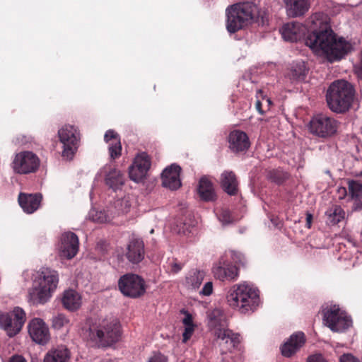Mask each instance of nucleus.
<instances>
[{
  "instance_id": "nucleus-1",
  "label": "nucleus",
  "mask_w": 362,
  "mask_h": 362,
  "mask_svg": "<svg viewBox=\"0 0 362 362\" xmlns=\"http://www.w3.org/2000/svg\"><path fill=\"white\" fill-rule=\"evenodd\" d=\"M308 30L311 33L305 38V45L317 55L325 57L329 62L339 61L351 49V45L342 37H338L329 24L327 16L322 13L311 15L305 25L298 22L284 24L280 30L286 41L301 40Z\"/></svg>"
},
{
  "instance_id": "nucleus-2",
  "label": "nucleus",
  "mask_w": 362,
  "mask_h": 362,
  "mask_svg": "<svg viewBox=\"0 0 362 362\" xmlns=\"http://www.w3.org/2000/svg\"><path fill=\"white\" fill-rule=\"evenodd\" d=\"M59 283L55 270L42 267L33 275L32 287L28 291V300L35 305L45 304L52 298Z\"/></svg>"
},
{
  "instance_id": "nucleus-3",
  "label": "nucleus",
  "mask_w": 362,
  "mask_h": 362,
  "mask_svg": "<svg viewBox=\"0 0 362 362\" xmlns=\"http://www.w3.org/2000/svg\"><path fill=\"white\" fill-rule=\"evenodd\" d=\"M228 305L243 314L254 312L259 306V291L247 284L234 285L227 296Z\"/></svg>"
},
{
  "instance_id": "nucleus-4",
  "label": "nucleus",
  "mask_w": 362,
  "mask_h": 362,
  "mask_svg": "<svg viewBox=\"0 0 362 362\" xmlns=\"http://www.w3.org/2000/svg\"><path fill=\"white\" fill-rule=\"evenodd\" d=\"M120 326L113 317L99 320L83 331V336L87 339L103 346H109L117 342L120 337Z\"/></svg>"
},
{
  "instance_id": "nucleus-5",
  "label": "nucleus",
  "mask_w": 362,
  "mask_h": 362,
  "mask_svg": "<svg viewBox=\"0 0 362 362\" xmlns=\"http://www.w3.org/2000/svg\"><path fill=\"white\" fill-rule=\"evenodd\" d=\"M208 327L212 334L226 344V349L231 351L240 343V335L228 328V322L224 313L220 309H214L208 313Z\"/></svg>"
},
{
  "instance_id": "nucleus-6",
  "label": "nucleus",
  "mask_w": 362,
  "mask_h": 362,
  "mask_svg": "<svg viewBox=\"0 0 362 362\" xmlns=\"http://www.w3.org/2000/svg\"><path fill=\"white\" fill-rule=\"evenodd\" d=\"M326 98L332 111L337 113L344 112L349 109L353 101V87L344 80L334 81L327 90Z\"/></svg>"
},
{
  "instance_id": "nucleus-7",
  "label": "nucleus",
  "mask_w": 362,
  "mask_h": 362,
  "mask_svg": "<svg viewBox=\"0 0 362 362\" xmlns=\"http://www.w3.org/2000/svg\"><path fill=\"white\" fill-rule=\"evenodd\" d=\"M226 28L230 33L242 29L252 18V6L248 3L234 4L226 9Z\"/></svg>"
},
{
  "instance_id": "nucleus-8",
  "label": "nucleus",
  "mask_w": 362,
  "mask_h": 362,
  "mask_svg": "<svg viewBox=\"0 0 362 362\" xmlns=\"http://www.w3.org/2000/svg\"><path fill=\"white\" fill-rule=\"evenodd\" d=\"M323 321L332 332H343L352 326V320L339 305L326 306L323 310Z\"/></svg>"
},
{
  "instance_id": "nucleus-9",
  "label": "nucleus",
  "mask_w": 362,
  "mask_h": 362,
  "mask_svg": "<svg viewBox=\"0 0 362 362\" xmlns=\"http://www.w3.org/2000/svg\"><path fill=\"white\" fill-rule=\"evenodd\" d=\"M58 136L63 144L62 157L66 160H71L78 148L79 132L74 126L64 125L59 129Z\"/></svg>"
},
{
  "instance_id": "nucleus-10",
  "label": "nucleus",
  "mask_w": 362,
  "mask_h": 362,
  "mask_svg": "<svg viewBox=\"0 0 362 362\" xmlns=\"http://www.w3.org/2000/svg\"><path fill=\"white\" fill-rule=\"evenodd\" d=\"M25 322V313L19 308H15L10 313L0 314V327L4 329L9 337L17 334Z\"/></svg>"
},
{
  "instance_id": "nucleus-11",
  "label": "nucleus",
  "mask_w": 362,
  "mask_h": 362,
  "mask_svg": "<svg viewBox=\"0 0 362 362\" xmlns=\"http://www.w3.org/2000/svg\"><path fill=\"white\" fill-rule=\"evenodd\" d=\"M118 287L124 296L134 298L142 296L146 291L143 279L134 274L122 276L118 281Z\"/></svg>"
},
{
  "instance_id": "nucleus-12",
  "label": "nucleus",
  "mask_w": 362,
  "mask_h": 362,
  "mask_svg": "<svg viewBox=\"0 0 362 362\" xmlns=\"http://www.w3.org/2000/svg\"><path fill=\"white\" fill-rule=\"evenodd\" d=\"M337 121L323 114L315 116L310 122V132L320 137L332 136L337 132Z\"/></svg>"
},
{
  "instance_id": "nucleus-13",
  "label": "nucleus",
  "mask_w": 362,
  "mask_h": 362,
  "mask_svg": "<svg viewBox=\"0 0 362 362\" xmlns=\"http://www.w3.org/2000/svg\"><path fill=\"white\" fill-rule=\"evenodd\" d=\"M40 165L38 157L31 151H23L15 156L12 168L19 174H28L35 172Z\"/></svg>"
},
{
  "instance_id": "nucleus-14",
  "label": "nucleus",
  "mask_w": 362,
  "mask_h": 362,
  "mask_svg": "<svg viewBox=\"0 0 362 362\" xmlns=\"http://www.w3.org/2000/svg\"><path fill=\"white\" fill-rule=\"evenodd\" d=\"M78 247V238L75 233L70 231L62 233L59 244V252L61 257L72 259L77 254Z\"/></svg>"
},
{
  "instance_id": "nucleus-15",
  "label": "nucleus",
  "mask_w": 362,
  "mask_h": 362,
  "mask_svg": "<svg viewBox=\"0 0 362 362\" xmlns=\"http://www.w3.org/2000/svg\"><path fill=\"white\" fill-rule=\"evenodd\" d=\"M105 176V184L114 191L121 188L124 184V176L118 169L110 165H105L100 169L96 174V178L102 175Z\"/></svg>"
},
{
  "instance_id": "nucleus-16",
  "label": "nucleus",
  "mask_w": 362,
  "mask_h": 362,
  "mask_svg": "<svg viewBox=\"0 0 362 362\" xmlns=\"http://www.w3.org/2000/svg\"><path fill=\"white\" fill-rule=\"evenodd\" d=\"M150 166L151 161L148 156L145 153L139 154L129 167L130 179L136 182H141L146 177Z\"/></svg>"
},
{
  "instance_id": "nucleus-17",
  "label": "nucleus",
  "mask_w": 362,
  "mask_h": 362,
  "mask_svg": "<svg viewBox=\"0 0 362 362\" xmlns=\"http://www.w3.org/2000/svg\"><path fill=\"white\" fill-rule=\"evenodd\" d=\"M28 332L32 339L39 344H47L50 338L47 325L40 318H34L29 322Z\"/></svg>"
},
{
  "instance_id": "nucleus-18",
  "label": "nucleus",
  "mask_w": 362,
  "mask_h": 362,
  "mask_svg": "<svg viewBox=\"0 0 362 362\" xmlns=\"http://www.w3.org/2000/svg\"><path fill=\"white\" fill-rule=\"evenodd\" d=\"M180 171L181 168L176 164H172L165 168L161 176L163 185L172 190L178 189L181 186Z\"/></svg>"
},
{
  "instance_id": "nucleus-19",
  "label": "nucleus",
  "mask_w": 362,
  "mask_h": 362,
  "mask_svg": "<svg viewBox=\"0 0 362 362\" xmlns=\"http://www.w3.org/2000/svg\"><path fill=\"white\" fill-rule=\"evenodd\" d=\"M286 15L290 18L304 16L310 7V0H284Z\"/></svg>"
},
{
  "instance_id": "nucleus-20",
  "label": "nucleus",
  "mask_w": 362,
  "mask_h": 362,
  "mask_svg": "<svg viewBox=\"0 0 362 362\" xmlns=\"http://www.w3.org/2000/svg\"><path fill=\"white\" fill-rule=\"evenodd\" d=\"M305 342V337L303 332H298L292 334L281 346L282 355L291 357L303 346Z\"/></svg>"
},
{
  "instance_id": "nucleus-21",
  "label": "nucleus",
  "mask_w": 362,
  "mask_h": 362,
  "mask_svg": "<svg viewBox=\"0 0 362 362\" xmlns=\"http://www.w3.org/2000/svg\"><path fill=\"white\" fill-rule=\"evenodd\" d=\"M229 148L233 152H242L247 150L250 146L249 138L246 133L235 130L230 133Z\"/></svg>"
},
{
  "instance_id": "nucleus-22",
  "label": "nucleus",
  "mask_w": 362,
  "mask_h": 362,
  "mask_svg": "<svg viewBox=\"0 0 362 362\" xmlns=\"http://www.w3.org/2000/svg\"><path fill=\"white\" fill-rule=\"evenodd\" d=\"M144 243L141 239L132 238L128 245L126 257L132 264H137L144 258Z\"/></svg>"
},
{
  "instance_id": "nucleus-23",
  "label": "nucleus",
  "mask_w": 362,
  "mask_h": 362,
  "mask_svg": "<svg viewBox=\"0 0 362 362\" xmlns=\"http://www.w3.org/2000/svg\"><path fill=\"white\" fill-rule=\"evenodd\" d=\"M42 200L40 194L20 193L18 203L23 211L27 214H33L40 206Z\"/></svg>"
},
{
  "instance_id": "nucleus-24",
  "label": "nucleus",
  "mask_w": 362,
  "mask_h": 362,
  "mask_svg": "<svg viewBox=\"0 0 362 362\" xmlns=\"http://www.w3.org/2000/svg\"><path fill=\"white\" fill-rule=\"evenodd\" d=\"M104 139L108 144L110 158L114 160L121 155L122 145L119 135L113 130L106 132Z\"/></svg>"
},
{
  "instance_id": "nucleus-25",
  "label": "nucleus",
  "mask_w": 362,
  "mask_h": 362,
  "mask_svg": "<svg viewBox=\"0 0 362 362\" xmlns=\"http://www.w3.org/2000/svg\"><path fill=\"white\" fill-rule=\"evenodd\" d=\"M131 201V197L129 195L115 200L112 204L108 207V211L110 212L112 218L117 216L127 214L132 206Z\"/></svg>"
},
{
  "instance_id": "nucleus-26",
  "label": "nucleus",
  "mask_w": 362,
  "mask_h": 362,
  "mask_svg": "<svg viewBox=\"0 0 362 362\" xmlns=\"http://www.w3.org/2000/svg\"><path fill=\"white\" fill-rule=\"evenodd\" d=\"M62 302L63 306L70 311H74L80 308L82 304L81 295L73 289L64 292Z\"/></svg>"
},
{
  "instance_id": "nucleus-27",
  "label": "nucleus",
  "mask_w": 362,
  "mask_h": 362,
  "mask_svg": "<svg viewBox=\"0 0 362 362\" xmlns=\"http://www.w3.org/2000/svg\"><path fill=\"white\" fill-rule=\"evenodd\" d=\"M214 274L221 281H233L238 276V269L231 264L218 266L214 269Z\"/></svg>"
},
{
  "instance_id": "nucleus-28",
  "label": "nucleus",
  "mask_w": 362,
  "mask_h": 362,
  "mask_svg": "<svg viewBox=\"0 0 362 362\" xmlns=\"http://www.w3.org/2000/svg\"><path fill=\"white\" fill-rule=\"evenodd\" d=\"M205 276L204 271L192 269L185 277V286L189 290L195 291L199 288Z\"/></svg>"
},
{
  "instance_id": "nucleus-29",
  "label": "nucleus",
  "mask_w": 362,
  "mask_h": 362,
  "mask_svg": "<svg viewBox=\"0 0 362 362\" xmlns=\"http://www.w3.org/2000/svg\"><path fill=\"white\" fill-rule=\"evenodd\" d=\"M70 352L65 346H59L50 350L45 356L43 362H69Z\"/></svg>"
},
{
  "instance_id": "nucleus-30",
  "label": "nucleus",
  "mask_w": 362,
  "mask_h": 362,
  "mask_svg": "<svg viewBox=\"0 0 362 362\" xmlns=\"http://www.w3.org/2000/svg\"><path fill=\"white\" fill-rule=\"evenodd\" d=\"M198 192L201 199L204 201H214L216 199L213 184L205 177H202L199 180Z\"/></svg>"
},
{
  "instance_id": "nucleus-31",
  "label": "nucleus",
  "mask_w": 362,
  "mask_h": 362,
  "mask_svg": "<svg viewBox=\"0 0 362 362\" xmlns=\"http://www.w3.org/2000/svg\"><path fill=\"white\" fill-rule=\"evenodd\" d=\"M221 183L223 189L230 195L236 194L238 191V181L232 171H225L221 174Z\"/></svg>"
},
{
  "instance_id": "nucleus-32",
  "label": "nucleus",
  "mask_w": 362,
  "mask_h": 362,
  "mask_svg": "<svg viewBox=\"0 0 362 362\" xmlns=\"http://www.w3.org/2000/svg\"><path fill=\"white\" fill-rule=\"evenodd\" d=\"M88 218L90 221L99 223L109 222L112 219V216L110 215L108 209L105 211L92 209L88 212Z\"/></svg>"
},
{
  "instance_id": "nucleus-33",
  "label": "nucleus",
  "mask_w": 362,
  "mask_h": 362,
  "mask_svg": "<svg viewBox=\"0 0 362 362\" xmlns=\"http://www.w3.org/2000/svg\"><path fill=\"white\" fill-rule=\"evenodd\" d=\"M308 71L304 62H296L291 66V78L296 81H303L308 74Z\"/></svg>"
},
{
  "instance_id": "nucleus-34",
  "label": "nucleus",
  "mask_w": 362,
  "mask_h": 362,
  "mask_svg": "<svg viewBox=\"0 0 362 362\" xmlns=\"http://www.w3.org/2000/svg\"><path fill=\"white\" fill-rule=\"evenodd\" d=\"M327 221L331 224H337L344 217V212L339 206H334L326 211Z\"/></svg>"
},
{
  "instance_id": "nucleus-35",
  "label": "nucleus",
  "mask_w": 362,
  "mask_h": 362,
  "mask_svg": "<svg viewBox=\"0 0 362 362\" xmlns=\"http://www.w3.org/2000/svg\"><path fill=\"white\" fill-rule=\"evenodd\" d=\"M348 189L352 199H358L362 196V183L359 181L349 180Z\"/></svg>"
},
{
  "instance_id": "nucleus-36",
  "label": "nucleus",
  "mask_w": 362,
  "mask_h": 362,
  "mask_svg": "<svg viewBox=\"0 0 362 362\" xmlns=\"http://www.w3.org/2000/svg\"><path fill=\"white\" fill-rule=\"evenodd\" d=\"M69 321L67 317L63 314H58L52 319V325L54 329H61L62 327L67 325Z\"/></svg>"
},
{
  "instance_id": "nucleus-37",
  "label": "nucleus",
  "mask_w": 362,
  "mask_h": 362,
  "mask_svg": "<svg viewBox=\"0 0 362 362\" xmlns=\"http://www.w3.org/2000/svg\"><path fill=\"white\" fill-rule=\"evenodd\" d=\"M219 221L223 225H226L232 222L230 213L227 209H222L219 214H217Z\"/></svg>"
},
{
  "instance_id": "nucleus-38",
  "label": "nucleus",
  "mask_w": 362,
  "mask_h": 362,
  "mask_svg": "<svg viewBox=\"0 0 362 362\" xmlns=\"http://www.w3.org/2000/svg\"><path fill=\"white\" fill-rule=\"evenodd\" d=\"M194 326H185V329L182 333V341L187 342V340L192 337L194 331Z\"/></svg>"
},
{
  "instance_id": "nucleus-39",
  "label": "nucleus",
  "mask_w": 362,
  "mask_h": 362,
  "mask_svg": "<svg viewBox=\"0 0 362 362\" xmlns=\"http://www.w3.org/2000/svg\"><path fill=\"white\" fill-rule=\"evenodd\" d=\"M213 291V284L211 281H207L204 284L202 290H200L199 293L202 296H208L212 293Z\"/></svg>"
},
{
  "instance_id": "nucleus-40",
  "label": "nucleus",
  "mask_w": 362,
  "mask_h": 362,
  "mask_svg": "<svg viewBox=\"0 0 362 362\" xmlns=\"http://www.w3.org/2000/svg\"><path fill=\"white\" fill-rule=\"evenodd\" d=\"M185 315V317L182 320V323L185 326H194L193 318L192 315L185 310L181 311Z\"/></svg>"
},
{
  "instance_id": "nucleus-41",
  "label": "nucleus",
  "mask_w": 362,
  "mask_h": 362,
  "mask_svg": "<svg viewBox=\"0 0 362 362\" xmlns=\"http://www.w3.org/2000/svg\"><path fill=\"white\" fill-rule=\"evenodd\" d=\"M307 362H327L325 357L321 354H315L310 356Z\"/></svg>"
},
{
  "instance_id": "nucleus-42",
  "label": "nucleus",
  "mask_w": 362,
  "mask_h": 362,
  "mask_svg": "<svg viewBox=\"0 0 362 362\" xmlns=\"http://www.w3.org/2000/svg\"><path fill=\"white\" fill-rule=\"evenodd\" d=\"M339 361L340 362H359L356 358L350 354L342 355Z\"/></svg>"
},
{
  "instance_id": "nucleus-43",
  "label": "nucleus",
  "mask_w": 362,
  "mask_h": 362,
  "mask_svg": "<svg viewBox=\"0 0 362 362\" xmlns=\"http://www.w3.org/2000/svg\"><path fill=\"white\" fill-rule=\"evenodd\" d=\"M148 362H167V358L165 356L159 354L153 356Z\"/></svg>"
},
{
  "instance_id": "nucleus-44",
  "label": "nucleus",
  "mask_w": 362,
  "mask_h": 362,
  "mask_svg": "<svg viewBox=\"0 0 362 362\" xmlns=\"http://www.w3.org/2000/svg\"><path fill=\"white\" fill-rule=\"evenodd\" d=\"M355 71L359 80L362 81V59L360 63L355 66Z\"/></svg>"
},
{
  "instance_id": "nucleus-45",
  "label": "nucleus",
  "mask_w": 362,
  "mask_h": 362,
  "mask_svg": "<svg viewBox=\"0 0 362 362\" xmlns=\"http://www.w3.org/2000/svg\"><path fill=\"white\" fill-rule=\"evenodd\" d=\"M9 362H26V361L23 356L16 355L10 358Z\"/></svg>"
},
{
  "instance_id": "nucleus-46",
  "label": "nucleus",
  "mask_w": 362,
  "mask_h": 362,
  "mask_svg": "<svg viewBox=\"0 0 362 362\" xmlns=\"http://www.w3.org/2000/svg\"><path fill=\"white\" fill-rule=\"evenodd\" d=\"M182 269V266L177 262H173L171 265V271L174 273H177Z\"/></svg>"
},
{
  "instance_id": "nucleus-47",
  "label": "nucleus",
  "mask_w": 362,
  "mask_h": 362,
  "mask_svg": "<svg viewBox=\"0 0 362 362\" xmlns=\"http://www.w3.org/2000/svg\"><path fill=\"white\" fill-rule=\"evenodd\" d=\"M313 221V215L310 213L306 214V226L310 228Z\"/></svg>"
},
{
  "instance_id": "nucleus-48",
  "label": "nucleus",
  "mask_w": 362,
  "mask_h": 362,
  "mask_svg": "<svg viewBox=\"0 0 362 362\" xmlns=\"http://www.w3.org/2000/svg\"><path fill=\"white\" fill-rule=\"evenodd\" d=\"M183 224H184V227H185V228H182V229H180V230H179V231H178L179 233H185V232H186L187 230H189V228H190L191 226H194L192 223H191V224H188V223H185V222Z\"/></svg>"
},
{
  "instance_id": "nucleus-49",
  "label": "nucleus",
  "mask_w": 362,
  "mask_h": 362,
  "mask_svg": "<svg viewBox=\"0 0 362 362\" xmlns=\"http://www.w3.org/2000/svg\"><path fill=\"white\" fill-rule=\"evenodd\" d=\"M261 106H262L261 102L257 100L256 103V108L259 111V113L262 114L263 112L262 110Z\"/></svg>"
},
{
  "instance_id": "nucleus-50",
  "label": "nucleus",
  "mask_w": 362,
  "mask_h": 362,
  "mask_svg": "<svg viewBox=\"0 0 362 362\" xmlns=\"http://www.w3.org/2000/svg\"><path fill=\"white\" fill-rule=\"evenodd\" d=\"M356 175L357 176L362 177V170H360V171H358V172H356Z\"/></svg>"
},
{
  "instance_id": "nucleus-51",
  "label": "nucleus",
  "mask_w": 362,
  "mask_h": 362,
  "mask_svg": "<svg viewBox=\"0 0 362 362\" xmlns=\"http://www.w3.org/2000/svg\"><path fill=\"white\" fill-rule=\"evenodd\" d=\"M100 362H115V361L111 359H104V360H102Z\"/></svg>"
},
{
  "instance_id": "nucleus-52",
  "label": "nucleus",
  "mask_w": 362,
  "mask_h": 362,
  "mask_svg": "<svg viewBox=\"0 0 362 362\" xmlns=\"http://www.w3.org/2000/svg\"><path fill=\"white\" fill-rule=\"evenodd\" d=\"M153 231H154V230H153V229H151V231H150V233H153Z\"/></svg>"
},
{
  "instance_id": "nucleus-53",
  "label": "nucleus",
  "mask_w": 362,
  "mask_h": 362,
  "mask_svg": "<svg viewBox=\"0 0 362 362\" xmlns=\"http://www.w3.org/2000/svg\"><path fill=\"white\" fill-rule=\"evenodd\" d=\"M361 207H362V201H361Z\"/></svg>"
}]
</instances>
